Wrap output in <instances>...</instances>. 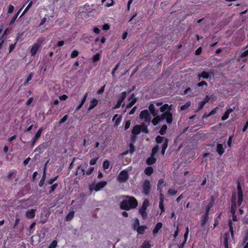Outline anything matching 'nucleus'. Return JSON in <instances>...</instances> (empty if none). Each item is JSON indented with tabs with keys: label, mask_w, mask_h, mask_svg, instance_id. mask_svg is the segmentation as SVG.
Listing matches in <instances>:
<instances>
[{
	"label": "nucleus",
	"mask_w": 248,
	"mask_h": 248,
	"mask_svg": "<svg viewBox=\"0 0 248 248\" xmlns=\"http://www.w3.org/2000/svg\"><path fill=\"white\" fill-rule=\"evenodd\" d=\"M134 144H132V143H130L129 145V149L128 150L125 151L124 153V155H126L128 153H130L131 154H132L135 151V148L134 146Z\"/></svg>",
	"instance_id": "22"
},
{
	"label": "nucleus",
	"mask_w": 248,
	"mask_h": 248,
	"mask_svg": "<svg viewBox=\"0 0 248 248\" xmlns=\"http://www.w3.org/2000/svg\"><path fill=\"white\" fill-rule=\"evenodd\" d=\"M177 192H178L177 190L171 188L169 189L168 191V194L172 196H174L175 194L177 193Z\"/></svg>",
	"instance_id": "47"
},
{
	"label": "nucleus",
	"mask_w": 248,
	"mask_h": 248,
	"mask_svg": "<svg viewBox=\"0 0 248 248\" xmlns=\"http://www.w3.org/2000/svg\"><path fill=\"white\" fill-rule=\"evenodd\" d=\"M210 73H208L206 71H203L200 74H199L197 76L198 80H200L201 78L203 79H208L210 77Z\"/></svg>",
	"instance_id": "12"
},
{
	"label": "nucleus",
	"mask_w": 248,
	"mask_h": 248,
	"mask_svg": "<svg viewBox=\"0 0 248 248\" xmlns=\"http://www.w3.org/2000/svg\"><path fill=\"white\" fill-rule=\"evenodd\" d=\"M168 140H166L165 142H164V143L162 144V150H161V154L164 155L165 152V151L166 149L168 147Z\"/></svg>",
	"instance_id": "32"
},
{
	"label": "nucleus",
	"mask_w": 248,
	"mask_h": 248,
	"mask_svg": "<svg viewBox=\"0 0 248 248\" xmlns=\"http://www.w3.org/2000/svg\"><path fill=\"white\" fill-rule=\"evenodd\" d=\"M161 120H163L162 119V116H159L157 115L156 116H155L154 118H153L152 121V123L155 126L158 124V122Z\"/></svg>",
	"instance_id": "24"
},
{
	"label": "nucleus",
	"mask_w": 248,
	"mask_h": 248,
	"mask_svg": "<svg viewBox=\"0 0 248 248\" xmlns=\"http://www.w3.org/2000/svg\"><path fill=\"white\" fill-rule=\"evenodd\" d=\"M141 132L140 126V125L137 124L135 125L132 129V134L133 135H137Z\"/></svg>",
	"instance_id": "14"
},
{
	"label": "nucleus",
	"mask_w": 248,
	"mask_h": 248,
	"mask_svg": "<svg viewBox=\"0 0 248 248\" xmlns=\"http://www.w3.org/2000/svg\"><path fill=\"white\" fill-rule=\"evenodd\" d=\"M150 203L148 199H145L142 203L141 207L140 209H142V210H146L147 207L149 206Z\"/></svg>",
	"instance_id": "25"
},
{
	"label": "nucleus",
	"mask_w": 248,
	"mask_h": 248,
	"mask_svg": "<svg viewBox=\"0 0 248 248\" xmlns=\"http://www.w3.org/2000/svg\"><path fill=\"white\" fill-rule=\"evenodd\" d=\"M107 182L105 181L97 183L94 186L93 184H91L89 186V189L91 192L93 191V190H94L95 191H98L101 188H104L107 185Z\"/></svg>",
	"instance_id": "5"
},
{
	"label": "nucleus",
	"mask_w": 248,
	"mask_h": 248,
	"mask_svg": "<svg viewBox=\"0 0 248 248\" xmlns=\"http://www.w3.org/2000/svg\"><path fill=\"white\" fill-rule=\"evenodd\" d=\"M140 119H144L146 121H149L150 117L148 110L147 109H144L141 111L140 114Z\"/></svg>",
	"instance_id": "8"
},
{
	"label": "nucleus",
	"mask_w": 248,
	"mask_h": 248,
	"mask_svg": "<svg viewBox=\"0 0 248 248\" xmlns=\"http://www.w3.org/2000/svg\"><path fill=\"white\" fill-rule=\"evenodd\" d=\"M149 109L153 116H155L158 114V110L155 109L153 104L149 105Z\"/></svg>",
	"instance_id": "15"
},
{
	"label": "nucleus",
	"mask_w": 248,
	"mask_h": 248,
	"mask_svg": "<svg viewBox=\"0 0 248 248\" xmlns=\"http://www.w3.org/2000/svg\"><path fill=\"white\" fill-rule=\"evenodd\" d=\"M21 10H22V8L19 9L18 10V11L14 16L12 17V19L11 20V21L10 22V23H9L10 25H12V24H14V23L16 20L17 16H18L19 13H20Z\"/></svg>",
	"instance_id": "34"
},
{
	"label": "nucleus",
	"mask_w": 248,
	"mask_h": 248,
	"mask_svg": "<svg viewBox=\"0 0 248 248\" xmlns=\"http://www.w3.org/2000/svg\"><path fill=\"white\" fill-rule=\"evenodd\" d=\"M47 147V144L46 142H44L38 146H37L34 150L35 152H39V154H42Z\"/></svg>",
	"instance_id": "9"
},
{
	"label": "nucleus",
	"mask_w": 248,
	"mask_h": 248,
	"mask_svg": "<svg viewBox=\"0 0 248 248\" xmlns=\"http://www.w3.org/2000/svg\"><path fill=\"white\" fill-rule=\"evenodd\" d=\"M138 206V201L132 196H127L126 199L123 200L120 203V208L123 210H129L134 209Z\"/></svg>",
	"instance_id": "1"
},
{
	"label": "nucleus",
	"mask_w": 248,
	"mask_h": 248,
	"mask_svg": "<svg viewBox=\"0 0 248 248\" xmlns=\"http://www.w3.org/2000/svg\"><path fill=\"white\" fill-rule=\"evenodd\" d=\"M144 172L146 175L150 176L154 172V169L152 167H147L145 169Z\"/></svg>",
	"instance_id": "26"
},
{
	"label": "nucleus",
	"mask_w": 248,
	"mask_h": 248,
	"mask_svg": "<svg viewBox=\"0 0 248 248\" xmlns=\"http://www.w3.org/2000/svg\"><path fill=\"white\" fill-rule=\"evenodd\" d=\"M243 200V193L238 194L237 204L238 206L241 205Z\"/></svg>",
	"instance_id": "38"
},
{
	"label": "nucleus",
	"mask_w": 248,
	"mask_h": 248,
	"mask_svg": "<svg viewBox=\"0 0 248 248\" xmlns=\"http://www.w3.org/2000/svg\"><path fill=\"white\" fill-rule=\"evenodd\" d=\"M58 186V183H56L53 184H52V186L49 188V192L50 193H51L52 192H53L55 190V189Z\"/></svg>",
	"instance_id": "44"
},
{
	"label": "nucleus",
	"mask_w": 248,
	"mask_h": 248,
	"mask_svg": "<svg viewBox=\"0 0 248 248\" xmlns=\"http://www.w3.org/2000/svg\"><path fill=\"white\" fill-rule=\"evenodd\" d=\"M217 109L218 108L217 107H215L213 109H212L211 111L209 112V113L207 115L206 117H208L212 115L215 114L217 112Z\"/></svg>",
	"instance_id": "56"
},
{
	"label": "nucleus",
	"mask_w": 248,
	"mask_h": 248,
	"mask_svg": "<svg viewBox=\"0 0 248 248\" xmlns=\"http://www.w3.org/2000/svg\"><path fill=\"white\" fill-rule=\"evenodd\" d=\"M93 37L87 34H84L82 36V40L87 43H89L93 40Z\"/></svg>",
	"instance_id": "20"
},
{
	"label": "nucleus",
	"mask_w": 248,
	"mask_h": 248,
	"mask_svg": "<svg viewBox=\"0 0 248 248\" xmlns=\"http://www.w3.org/2000/svg\"><path fill=\"white\" fill-rule=\"evenodd\" d=\"M134 94H132L129 98V102L126 105V108H131L136 102L137 98H134Z\"/></svg>",
	"instance_id": "11"
},
{
	"label": "nucleus",
	"mask_w": 248,
	"mask_h": 248,
	"mask_svg": "<svg viewBox=\"0 0 248 248\" xmlns=\"http://www.w3.org/2000/svg\"><path fill=\"white\" fill-rule=\"evenodd\" d=\"M75 212L74 211H71L65 217V220L67 221H70L74 217Z\"/></svg>",
	"instance_id": "28"
},
{
	"label": "nucleus",
	"mask_w": 248,
	"mask_h": 248,
	"mask_svg": "<svg viewBox=\"0 0 248 248\" xmlns=\"http://www.w3.org/2000/svg\"><path fill=\"white\" fill-rule=\"evenodd\" d=\"M110 166V162L108 160H105L103 163V168L104 170L108 169Z\"/></svg>",
	"instance_id": "41"
},
{
	"label": "nucleus",
	"mask_w": 248,
	"mask_h": 248,
	"mask_svg": "<svg viewBox=\"0 0 248 248\" xmlns=\"http://www.w3.org/2000/svg\"><path fill=\"white\" fill-rule=\"evenodd\" d=\"M139 226H140V220L138 218L135 219L134 223L133 225V228L134 230H136Z\"/></svg>",
	"instance_id": "39"
},
{
	"label": "nucleus",
	"mask_w": 248,
	"mask_h": 248,
	"mask_svg": "<svg viewBox=\"0 0 248 248\" xmlns=\"http://www.w3.org/2000/svg\"><path fill=\"white\" fill-rule=\"evenodd\" d=\"M163 224L161 222H158L155 226V228L153 231V233L154 235H155L159 231L162 227Z\"/></svg>",
	"instance_id": "16"
},
{
	"label": "nucleus",
	"mask_w": 248,
	"mask_h": 248,
	"mask_svg": "<svg viewBox=\"0 0 248 248\" xmlns=\"http://www.w3.org/2000/svg\"><path fill=\"white\" fill-rule=\"evenodd\" d=\"M166 140H168V139L167 138H164V137H162V136H160L159 135L157 136L155 139L156 142L157 143H161L162 142H163V143L164 142L166 141Z\"/></svg>",
	"instance_id": "30"
},
{
	"label": "nucleus",
	"mask_w": 248,
	"mask_h": 248,
	"mask_svg": "<svg viewBox=\"0 0 248 248\" xmlns=\"http://www.w3.org/2000/svg\"><path fill=\"white\" fill-rule=\"evenodd\" d=\"M203 85H205L206 86H207V85H208L207 83L205 81H204V80H202V81L199 82L197 84V86L199 87H202Z\"/></svg>",
	"instance_id": "63"
},
{
	"label": "nucleus",
	"mask_w": 248,
	"mask_h": 248,
	"mask_svg": "<svg viewBox=\"0 0 248 248\" xmlns=\"http://www.w3.org/2000/svg\"><path fill=\"white\" fill-rule=\"evenodd\" d=\"M139 213L141 215L143 219H145L147 218L148 213L146 212V210H142V209H139Z\"/></svg>",
	"instance_id": "37"
},
{
	"label": "nucleus",
	"mask_w": 248,
	"mask_h": 248,
	"mask_svg": "<svg viewBox=\"0 0 248 248\" xmlns=\"http://www.w3.org/2000/svg\"><path fill=\"white\" fill-rule=\"evenodd\" d=\"M58 177L59 176L57 175L56 176H55L54 177L50 179L49 180L47 181V183L49 185H52L55 181L57 180Z\"/></svg>",
	"instance_id": "48"
},
{
	"label": "nucleus",
	"mask_w": 248,
	"mask_h": 248,
	"mask_svg": "<svg viewBox=\"0 0 248 248\" xmlns=\"http://www.w3.org/2000/svg\"><path fill=\"white\" fill-rule=\"evenodd\" d=\"M191 103L189 102H186L185 104L181 106V110H184L188 108L190 106Z\"/></svg>",
	"instance_id": "45"
},
{
	"label": "nucleus",
	"mask_w": 248,
	"mask_h": 248,
	"mask_svg": "<svg viewBox=\"0 0 248 248\" xmlns=\"http://www.w3.org/2000/svg\"><path fill=\"white\" fill-rule=\"evenodd\" d=\"M127 93L126 92H123L121 93L120 97L118 99L122 101L126 97Z\"/></svg>",
	"instance_id": "54"
},
{
	"label": "nucleus",
	"mask_w": 248,
	"mask_h": 248,
	"mask_svg": "<svg viewBox=\"0 0 248 248\" xmlns=\"http://www.w3.org/2000/svg\"><path fill=\"white\" fill-rule=\"evenodd\" d=\"M159 207L161 210V214L165 212L164 203L159 202Z\"/></svg>",
	"instance_id": "62"
},
{
	"label": "nucleus",
	"mask_w": 248,
	"mask_h": 248,
	"mask_svg": "<svg viewBox=\"0 0 248 248\" xmlns=\"http://www.w3.org/2000/svg\"><path fill=\"white\" fill-rule=\"evenodd\" d=\"M57 245V241L55 240H53L49 245L48 248H55Z\"/></svg>",
	"instance_id": "53"
},
{
	"label": "nucleus",
	"mask_w": 248,
	"mask_h": 248,
	"mask_svg": "<svg viewBox=\"0 0 248 248\" xmlns=\"http://www.w3.org/2000/svg\"><path fill=\"white\" fill-rule=\"evenodd\" d=\"M33 73L32 72H31L29 74L26 81H25V82L23 84L24 86H27L28 85L29 82L31 80V79L33 77Z\"/></svg>",
	"instance_id": "35"
},
{
	"label": "nucleus",
	"mask_w": 248,
	"mask_h": 248,
	"mask_svg": "<svg viewBox=\"0 0 248 248\" xmlns=\"http://www.w3.org/2000/svg\"><path fill=\"white\" fill-rule=\"evenodd\" d=\"M44 40L43 38H39L37 40V42L33 45L30 50L31 56H34L36 54Z\"/></svg>",
	"instance_id": "4"
},
{
	"label": "nucleus",
	"mask_w": 248,
	"mask_h": 248,
	"mask_svg": "<svg viewBox=\"0 0 248 248\" xmlns=\"http://www.w3.org/2000/svg\"><path fill=\"white\" fill-rule=\"evenodd\" d=\"M208 220V216L203 215L202 217L201 226L203 227Z\"/></svg>",
	"instance_id": "29"
},
{
	"label": "nucleus",
	"mask_w": 248,
	"mask_h": 248,
	"mask_svg": "<svg viewBox=\"0 0 248 248\" xmlns=\"http://www.w3.org/2000/svg\"><path fill=\"white\" fill-rule=\"evenodd\" d=\"M46 167L44 168V171H43V175H42V177L41 179V180H40L39 182V184H38V185L40 187H42L44 185V182H45V179H46Z\"/></svg>",
	"instance_id": "21"
},
{
	"label": "nucleus",
	"mask_w": 248,
	"mask_h": 248,
	"mask_svg": "<svg viewBox=\"0 0 248 248\" xmlns=\"http://www.w3.org/2000/svg\"><path fill=\"white\" fill-rule=\"evenodd\" d=\"M140 126L141 132H143L146 134H148L149 133V131L148 129L147 126L144 124H142L141 125H140Z\"/></svg>",
	"instance_id": "36"
},
{
	"label": "nucleus",
	"mask_w": 248,
	"mask_h": 248,
	"mask_svg": "<svg viewBox=\"0 0 248 248\" xmlns=\"http://www.w3.org/2000/svg\"><path fill=\"white\" fill-rule=\"evenodd\" d=\"M79 54V52L77 50H74L71 54V58H75L77 57Z\"/></svg>",
	"instance_id": "50"
},
{
	"label": "nucleus",
	"mask_w": 248,
	"mask_h": 248,
	"mask_svg": "<svg viewBox=\"0 0 248 248\" xmlns=\"http://www.w3.org/2000/svg\"><path fill=\"white\" fill-rule=\"evenodd\" d=\"M147 229V227L145 225H141L140 226H139L138 228L136 230L137 232L139 234H143L144 233L145 230Z\"/></svg>",
	"instance_id": "19"
},
{
	"label": "nucleus",
	"mask_w": 248,
	"mask_h": 248,
	"mask_svg": "<svg viewBox=\"0 0 248 248\" xmlns=\"http://www.w3.org/2000/svg\"><path fill=\"white\" fill-rule=\"evenodd\" d=\"M100 55L99 53H97L94 55H93V62H96L100 60Z\"/></svg>",
	"instance_id": "46"
},
{
	"label": "nucleus",
	"mask_w": 248,
	"mask_h": 248,
	"mask_svg": "<svg viewBox=\"0 0 248 248\" xmlns=\"http://www.w3.org/2000/svg\"><path fill=\"white\" fill-rule=\"evenodd\" d=\"M172 105H169L168 104H165L160 108V111L163 113L162 116V120H166L168 124H170L172 122V114L170 112L172 109Z\"/></svg>",
	"instance_id": "2"
},
{
	"label": "nucleus",
	"mask_w": 248,
	"mask_h": 248,
	"mask_svg": "<svg viewBox=\"0 0 248 248\" xmlns=\"http://www.w3.org/2000/svg\"><path fill=\"white\" fill-rule=\"evenodd\" d=\"M77 174H79L83 176L85 174L84 169L81 165H79L77 170Z\"/></svg>",
	"instance_id": "31"
},
{
	"label": "nucleus",
	"mask_w": 248,
	"mask_h": 248,
	"mask_svg": "<svg viewBox=\"0 0 248 248\" xmlns=\"http://www.w3.org/2000/svg\"><path fill=\"white\" fill-rule=\"evenodd\" d=\"M229 114L226 111L224 113L223 115L221 117V120L222 121H225L227 120L229 117Z\"/></svg>",
	"instance_id": "59"
},
{
	"label": "nucleus",
	"mask_w": 248,
	"mask_h": 248,
	"mask_svg": "<svg viewBox=\"0 0 248 248\" xmlns=\"http://www.w3.org/2000/svg\"><path fill=\"white\" fill-rule=\"evenodd\" d=\"M36 210L35 209H31L28 210L26 212V217L29 219H32L35 216V212Z\"/></svg>",
	"instance_id": "10"
},
{
	"label": "nucleus",
	"mask_w": 248,
	"mask_h": 248,
	"mask_svg": "<svg viewBox=\"0 0 248 248\" xmlns=\"http://www.w3.org/2000/svg\"><path fill=\"white\" fill-rule=\"evenodd\" d=\"M44 130V128L43 127H40L36 133L34 137H33V139L32 140L31 143V147H33L38 140V139L40 138L42 132Z\"/></svg>",
	"instance_id": "7"
},
{
	"label": "nucleus",
	"mask_w": 248,
	"mask_h": 248,
	"mask_svg": "<svg viewBox=\"0 0 248 248\" xmlns=\"http://www.w3.org/2000/svg\"><path fill=\"white\" fill-rule=\"evenodd\" d=\"M131 167H128L120 172L117 177V180L119 183H125L127 181L129 178L128 172L131 170Z\"/></svg>",
	"instance_id": "3"
},
{
	"label": "nucleus",
	"mask_w": 248,
	"mask_h": 248,
	"mask_svg": "<svg viewBox=\"0 0 248 248\" xmlns=\"http://www.w3.org/2000/svg\"><path fill=\"white\" fill-rule=\"evenodd\" d=\"M228 225L229 227V230L231 232V236L232 238L234 237V230L233 227V224L231 220H230L228 222Z\"/></svg>",
	"instance_id": "27"
},
{
	"label": "nucleus",
	"mask_w": 248,
	"mask_h": 248,
	"mask_svg": "<svg viewBox=\"0 0 248 248\" xmlns=\"http://www.w3.org/2000/svg\"><path fill=\"white\" fill-rule=\"evenodd\" d=\"M120 65V62H119L113 68L112 70V72H111V74L112 75V76H115V72L118 69V67H119Z\"/></svg>",
	"instance_id": "51"
},
{
	"label": "nucleus",
	"mask_w": 248,
	"mask_h": 248,
	"mask_svg": "<svg viewBox=\"0 0 248 248\" xmlns=\"http://www.w3.org/2000/svg\"><path fill=\"white\" fill-rule=\"evenodd\" d=\"M122 102H123L122 101L118 99L117 102L116 104L113 107V108H114V109L119 108L121 107Z\"/></svg>",
	"instance_id": "58"
},
{
	"label": "nucleus",
	"mask_w": 248,
	"mask_h": 248,
	"mask_svg": "<svg viewBox=\"0 0 248 248\" xmlns=\"http://www.w3.org/2000/svg\"><path fill=\"white\" fill-rule=\"evenodd\" d=\"M32 4V1H31L29 4L27 5V6L26 7V8L25 9L24 11H23V12L22 13L21 15L20 16V17H21L22 16H23L28 10L30 8V7H31V5Z\"/></svg>",
	"instance_id": "49"
},
{
	"label": "nucleus",
	"mask_w": 248,
	"mask_h": 248,
	"mask_svg": "<svg viewBox=\"0 0 248 248\" xmlns=\"http://www.w3.org/2000/svg\"><path fill=\"white\" fill-rule=\"evenodd\" d=\"M18 41V38H16V41L15 42L14 44H11L9 46V53H11L13 50L15 49L17 41Z\"/></svg>",
	"instance_id": "52"
},
{
	"label": "nucleus",
	"mask_w": 248,
	"mask_h": 248,
	"mask_svg": "<svg viewBox=\"0 0 248 248\" xmlns=\"http://www.w3.org/2000/svg\"><path fill=\"white\" fill-rule=\"evenodd\" d=\"M167 126L166 124H164L161 127L159 133L161 135H164L166 133L167 129Z\"/></svg>",
	"instance_id": "33"
},
{
	"label": "nucleus",
	"mask_w": 248,
	"mask_h": 248,
	"mask_svg": "<svg viewBox=\"0 0 248 248\" xmlns=\"http://www.w3.org/2000/svg\"><path fill=\"white\" fill-rule=\"evenodd\" d=\"M248 55V49L247 50H245V51L243 52L242 53H241V54H240V57L241 58H243L247 57Z\"/></svg>",
	"instance_id": "64"
},
{
	"label": "nucleus",
	"mask_w": 248,
	"mask_h": 248,
	"mask_svg": "<svg viewBox=\"0 0 248 248\" xmlns=\"http://www.w3.org/2000/svg\"><path fill=\"white\" fill-rule=\"evenodd\" d=\"M230 234L229 233H225L224 234V244L225 248H229V240Z\"/></svg>",
	"instance_id": "18"
},
{
	"label": "nucleus",
	"mask_w": 248,
	"mask_h": 248,
	"mask_svg": "<svg viewBox=\"0 0 248 248\" xmlns=\"http://www.w3.org/2000/svg\"><path fill=\"white\" fill-rule=\"evenodd\" d=\"M237 188L238 190V194L243 193V191L241 188V186L239 181L237 183Z\"/></svg>",
	"instance_id": "57"
},
{
	"label": "nucleus",
	"mask_w": 248,
	"mask_h": 248,
	"mask_svg": "<svg viewBox=\"0 0 248 248\" xmlns=\"http://www.w3.org/2000/svg\"><path fill=\"white\" fill-rule=\"evenodd\" d=\"M68 119V115H64L63 118L58 122L60 124L64 123Z\"/></svg>",
	"instance_id": "60"
},
{
	"label": "nucleus",
	"mask_w": 248,
	"mask_h": 248,
	"mask_svg": "<svg viewBox=\"0 0 248 248\" xmlns=\"http://www.w3.org/2000/svg\"><path fill=\"white\" fill-rule=\"evenodd\" d=\"M156 161V159L155 157V156L151 155L146 160V164L148 165H152L154 164Z\"/></svg>",
	"instance_id": "17"
},
{
	"label": "nucleus",
	"mask_w": 248,
	"mask_h": 248,
	"mask_svg": "<svg viewBox=\"0 0 248 248\" xmlns=\"http://www.w3.org/2000/svg\"><path fill=\"white\" fill-rule=\"evenodd\" d=\"M158 149L159 147L158 145H155V146H154L152 148L151 155L155 156V155L158 152Z\"/></svg>",
	"instance_id": "43"
},
{
	"label": "nucleus",
	"mask_w": 248,
	"mask_h": 248,
	"mask_svg": "<svg viewBox=\"0 0 248 248\" xmlns=\"http://www.w3.org/2000/svg\"><path fill=\"white\" fill-rule=\"evenodd\" d=\"M151 187L150 182L148 180H145L142 184V193L145 195H149Z\"/></svg>",
	"instance_id": "6"
},
{
	"label": "nucleus",
	"mask_w": 248,
	"mask_h": 248,
	"mask_svg": "<svg viewBox=\"0 0 248 248\" xmlns=\"http://www.w3.org/2000/svg\"><path fill=\"white\" fill-rule=\"evenodd\" d=\"M98 103V101L97 99H96L95 98H93V99H92L90 101V104L89 107L88 108V110L90 111L91 109L94 108L97 105Z\"/></svg>",
	"instance_id": "13"
},
{
	"label": "nucleus",
	"mask_w": 248,
	"mask_h": 248,
	"mask_svg": "<svg viewBox=\"0 0 248 248\" xmlns=\"http://www.w3.org/2000/svg\"><path fill=\"white\" fill-rule=\"evenodd\" d=\"M151 247V245L150 244V242L146 241H145L141 246V248H150Z\"/></svg>",
	"instance_id": "42"
},
{
	"label": "nucleus",
	"mask_w": 248,
	"mask_h": 248,
	"mask_svg": "<svg viewBox=\"0 0 248 248\" xmlns=\"http://www.w3.org/2000/svg\"><path fill=\"white\" fill-rule=\"evenodd\" d=\"M99 158V157L97 156L96 157H94V158H93L92 159H91L90 161V164L91 165H94L96 164L97 161L98 160Z\"/></svg>",
	"instance_id": "55"
},
{
	"label": "nucleus",
	"mask_w": 248,
	"mask_h": 248,
	"mask_svg": "<svg viewBox=\"0 0 248 248\" xmlns=\"http://www.w3.org/2000/svg\"><path fill=\"white\" fill-rule=\"evenodd\" d=\"M236 203L234 202H231V213L236 212Z\"/></svg>",
	"instance_id": "40"
},
{
	"label": "nucleus",
	"mask_w": 248,
	"mask_h": 248,
	"mask_svg": "<svg viewBox=\"0 0 248 248\" xmlns=\"http://www.w3.org/2000/svg\"><path fill=\"white\" fill-rule=\"evenodd\" d=\"M217 152L220 155L224 153V149L222 144L218 143L217 144Z\"/></svg>",
	"instance_id": "23"
},
{
	"label": "nucleus",
	"mask_w": 248,
	"mask_h": 248,
	"mask_svg": "<svg viewBox=\"0 0 248 248\" xmlns=\"http://www.w3.org/2000/svg\"><path fill=\"white\" fill-rule=\"evenodd\" d=\"M136 136L137 135H133L132 134V135H131V138H130V143H132V144L135 143V142H136V138H137Z\"/></svg>",
	"instance_id": "61"
}]
</instances>
